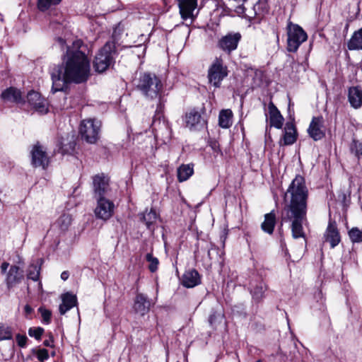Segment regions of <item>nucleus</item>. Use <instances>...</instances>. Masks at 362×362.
I'll use <instances>...</instances> for the list:
<instances>
[{
    "mask_svg": "<svg viewBox=\"0 0 362 362\" xmlns=\"http://www.w3.org/2000/svg\"><path fill=\"white\" fill-rule=\"evenodd\" d=\"M96 200L97 206L95 209L96 217L104 221L110 219L114 213V203L106 198H99Z\"/></svg>",
    "mask_w": 362,
    "mask_h": 362,
    "instance_id": "1a4fd4ad",
    "label": "nucleus"
},
{
    "mask_svg": "<svg viewBox=\"0 0 362 362\" xmlns=\"http://www.w3.org/2000/svg\"><path fill=\"white\" fill-rule=\"evenodd\" d=\"M38 310L42 315L43 322L46 323V324H49L51 320V316H52L51 311H49V310H47L45 308H40Z\"/></svg>",
    "mask_w": 362,
    "mask_h": 362,
    "instance_id": "58836bf2",
    "label": "nucleus"
},
{
    "mask_svg": "<svg viewBox=\"0 0 362 362\" xmlns=\"http://www.w3.org/2000/svg\"><path fill=\"white\" fill-rule=\"evenodd\" d=\"M267 290V286L264 284L260 283L259 285H257L255 288L252 291L253 297L259 300L263 297L264 293Z\"/></svg>",
    "mask_w": 362,
    "mask_h": 362,
    "instance_id": "e433bc0d",
    "label": "nucleus"
},
{
    "mask_svg": "<svg viewBox=\"0 0 362 362\" xmlns=\"http://www.w3.org/2000/svg\"><path fill=\"white\" fill-rule=\"evenodd\" d=\"M85 51L86 47L80 40L73 42L71 46H66L62 65L54 66L51 71L53 93L64 90L67 84H79L88 81L90 66Z\"/></svg>",
    "mask_w": 362,
    "mask_h": 362,
    "instance_id": "f257e3e1",
    "label": "nucleus"
},
{
    "mask_svg": "<svg viewBox=\"0 0 362 362\" xmlns=\"http://www.w3.org/2000/svg\"><path fill=\"white\" fill-rule=\"evenodd\" d=\"M28 103L39 113L45 114L48 111L47 100L36 91H30L27 95Z\"/></svg>",
    "mask_w": 362,
    "mask_h": 362,
    "instance_id": "ddd939ff",
    "label": "nucleus"
},
{
    "mask_svg": "<svg viewBox=\"0 0 362 362\" xmlns=\"http://www.w3.org/2000/svg\"><path fill=\"white\" fill-rule=\"evenodd\" d=\"M146 259L147 262H149L148 269L151 272H156L158 269V264H159V261H158V258L153 257L151 253H148L146 255Z\"/></svg>",
    "mask_w": 362,
    "mask_h": 362,
    "instance_id": "72a5a7b5",
    "label": "nucleus"
},
{
    "mask_svg": "<svg viewBox=\"0 0 362 362\" xmlns=\"http://www.w3.org/2000/svg\"><path fill=\"white\" fill-rule=\"evenodd\" d=\"M349 236L353 243H361L362 242V230L357 227L352 228L349 231Z\"/></svg>",
    "mask_w": 362,
    "mask_h": 362,
    "instance_id": "473e14b6",
    "label": "nucleus"
},
{
    "mask_svg": "<svg viewBox=\"0 0 362 362\" xmlns=\"http://www.w3.org/2000/svg\"><path fill=\"white\" fill-rule=\"evenodd\" d=\"M44 345L46 346H51L50 342L48 340H45L44 341Z\"/></svg>",
    "mask_w": 362,
    "mask_h": 362,
    "instance_id": "603ef678",
    "label": "nucleus"
},
{
    "mask_svg": "<svg viewBox=\"0 0 362 362\" xmlns=\"http://www.w3.org/2000/svg\"><path fill=\"white\" fill-rule=\"evenodd\" d=\"M349 50L362 49V28L355 31L347 42Z\"/></svg>",
    "mask_w": 362,
    "mask_h": 362,
    "instance_id": "a878e982",
    "label": "nucleus"
},
{
    "mask_svg": "<svg viewBox=\"0 0 362 362\" xmlns=\"http://www.w3.org/2000/svg\"><path fill=\"white\" fill-rule=\"evenodd\" d=\"M140 220L145 223L148 228H150L152 225L157 219V214L156 211L151 209L150 211H146L144 213L139 214Z\"/></svg>",
    "mask_w": 362,
    "mask_h": 362,
    "instance_id": "c756f323",
    "label": "nucleus"
},
{
    "mask_svg": "<svg viewBox=\"0 0 362 362\" xmlns=\"http://www.w3.org/2000/svg\"><path fill=\"white\" fill-rule=\"evenodd\" d=\"M30 155L31 164L34 167H42L43 169H45L48 166L49 162V158L46 151L39 143L33 146L30 151Z\"/></svg>",
    "mask_w": 362,
    "mask_h": 362,
    "instance_id": "f8f14e48",
    "label": "nucleus"
},
{
    "mask_svg": "<svg viewBox=\"0 0 362 362\" xmlns=\"http://www.w3.org/2000/svg\"><path fill=\"white\" fill-rule=\"evenodd\" d=\"M233 112L230 110H223L219 113L218 124L222 128H228L232 125Z\"/></svg>",
    "mask_w": 362,
    "mask_h": 362,
    "instance_id": "cd10ccee",
    "label": "nucleus"
},
{
    "mask_svg": "<svg viewBox=\"0 0 362 362\" xmlns=\"http://www.w3.org/2000/svg\"><path fill=\"white\" fill-rule=\"evenodd\" d=\"M151 303L147 296L143 293H137L134 301V311L144 316L150 310Z\"/></svg>",
    "mask_w": 362,
    "mask_h": 362,
    "instance_id": "a211bd4d",
    "label": "nucleus"
},
{
    "mask_svg": "<svg viewBox=\"0 0 362 362\" xmlns=\"http://www.w3.org/2000/svg\"><path fill=\"white\" fill-rule=\"evenodd\" d=\"M23 271L16 265H11L6 273V284L8 289H11L23 279Z\"/></svg>",
    "mask_w": 362,
    "mask_h": 362,
    "instance_id": "f3484780",
    "label": "nucleus"
},
{
    "mask_svg": "<svg viewBox=\"0 0 362 362\" xmlns=\"http://www.w3.org/2000/svg\"><path fill=\"white\" fill-rule=\"evenodd\" d=\"M324 237L325 241L329 243L331 248L335 247L340 243L341 238L335 221L329 220Z\"/></svg>",
    "mask_w": 362,
    "mask_h": 362,
    "instance_id": "6ab92c4d",
    "label": "nucleus"
},
{
    "mask_svg": "<svg viewBox=\"0 0 362 362\" xmlns=\"http://www.w3.org/2000/svg\"><path fill=\"white\" fill-rule=\"evenodd\" d=\"M348 98L353 107H360L362 105V89L358 86L351 87L349 89Z\"/></svg>",
    "mask_w": 362,
    "mask_h": 362,
    "instance_id": "5701e85b",
    "label": "nucleus"
},
{
    "mask_svg": "<svg viewBox=\"0 0 362 362\" xmlns=\"http://www.w3.org/2000/svg\"><path fill=\"white\" fill-rule=\"evenodd\" d=\"M71 308L67 306V305H66L63 302L59 305V313L61 315H64Z\"/></svg>",
    "mask_w": 362,
    "mask_h": 362,
    "instance_id": "49530a36",
    "label": "nucleus"
},
{
    "mask_svg": "<svg viewBox=\"0 0 362 362\" xmlns=\"http://www.w3.org/2000/svg\"><path fill=\"white\" fill-rule=\"evenodd\" d=\"M178 6L183 20L190 18L194 21L196 16L193 13L197 6V0H178Z\"/></svg>",
    "mask_w": 362,
    "mask_h": 362,
    "instance_id": "dca6fc26",
    "label": "nucleus"
},
{
    "mask_svg": "<svg viewBox=\"0 0 362 362\" xmlns=\"http://www.w3.org/2000/svg\"><path fill=\"white\" fill-rule=\"evenodd\" d=\"M185 123L190 130H199L204 128L206 124L200 112L195 110H190L186 114Z\"/></svg>",
    "mask_w": 362,
    "mask_h": 362,
    "instance_id": "2eb2a0df",
    "label": "nucleus"
},
{
    "mask_svg": "<svg viewBox=\"0 0 362 362\" xmlns=\"http://www.w3.org/2000/svg\"><path fill=\"white\" fill-rule=\"evenodd\" d=\"M228 67L221 58H216L208 70V78L215 88H219L221 81L228 76Z\"/></svg>",
    "mask_w": 362,
    "mask_h": 362,
    "instance_id": "423d86ee",
    "label": "nucleus"
},
{
    "mask_svg": "<svg viewBox=\"0 0 362 362\" xmlns=\"http://www.w3.org/2000/svg\"><path fill=\"white\" fill-rule=\"evenodd\" d=\"M296 130L294 124L291 122H287L284 128V134L282 139L284 145H291L296 142Z\"/></svg>",
    "mask_w": 362,
    "mask_h": 362,
    "instance_id": "b1692460",
    "label": "nucleus"
},
{
    "mask_svg": "<svg viewBox=\"0 0 362 362\" xmlns=\"http://www.w3.org/2000/svg\"><path fill=\"white\" fill-rule=\"evenodd\" d=\"M240 38L241 35L238 33H229L221 37L218 41V46L224 52L230 53L237 48Z\"/></svg>",
    "mask_w": 362,
    "mask_h": 362,
    "instance_id": "4468645a",
    "label": "nucleus"
},
{
    "mask_svg": "<svg viewBox=\"0 0 362 362\" xmlns=\"http://www.w3.org/2000/svg\"><path fill=\"white\" fill-rule=\"evenodd\" d=\"M325 120L322 116L313 117L309 127L308 133L314 141H319L325 136Z\"/></svg>",
    "mask_w": 362,
    "mask_h": 362,
    "instance_id": "9b49d317",
    "label": "nucleus"
},
{
    "mask_svg": "<svg viewBox=\"0 0 362 362\" xmlns=\"http://www.w3.org/2000/svg\"><path fill=\"white\" fill-rule=\"evenodd\" d=\"M57 41L62 48H63L66 44L65 40H63L62 37H58Z\"/></svg>",
    "mask_w": 362,
    "mask_h": 362,
    "instance_id": "8fccbe9b",
    "label": "nucleus"
},
{
    "mask_svg": "<svg viewBox=\"0 0 362 362\" xmlns=\"http://www.w3.org/2000/svg\"><path fill=\"white\" fill-rule=\"evenodd\" d=\"M101 122L93 119H84L80 125L81 137L88 143L94 144L98 139Z\"/></svg>",
    "mask_w": 362,
    "mask_h": 362,
    "instance_id": "0eeeda50",
    "label": "nucleus"
},
{
    "mask_svg": "<svg viewBox=\"0 0 362 362\" xmlns=\"http://www.w3.org/2000/svg\"><path fill=\"white\" fill-rule=\"evenodd\" d=\"M164 1H165L166 0H163Z\"/></svg>",
    "mask_w": 362,
    "mask_h": 362,
    "instance_id": "864d4df0",
    "label": "nucleus"
},
{
    "mask_svg": "<svg viewBox=\"0 0 362 362\" xmlns=\"http://www.w3.org/2000/svg\"><path fill=\"white\" fill-rule=\"evenodd\" d=\"M247 1V0H229V1L234 2L238 4V6H236V8L235 9V11L238 14H243L244 13V11H245L244 4Z\"/></svg>",
    "mask_w": 362,
    "mask_h": 362,
    "instance_id": "a19ab883",
    "label": "nucleus"
},
{
    "mask_svg": "<svg viewBox=\"0 0 362 362\" xmlns=\"http://www.w3.org/2000/svg\"><path fill=\"white\" fill-rule=\"evenodd\" d=\"M1 98L4 102L15 103L17 104L23 102L21 92L13 87H10L4 90L1 94Z\"/></svg>",
    "mask_w": 362,
    "mask_h": 362,
    "instance_id": "4be33fe9",
    "label": "nucleus"
},
{
    "mask_svg": "<svg viewBox=\"0 0 362 362\" xmlns=\"http://www.w3.org/2000/svg\"><path fill=\"white\" fill-rule=\"evenodd\" d=\"M40 262H37L36 264H30L28 269L27 277L29 279L37 281L39 280L40 274V264L42 260L39 259Z\"/></svg>",
    "mask_w": 362,
    "mask_h": 362,
    "instance_id": "7c9ffc66",
    "label": "nucleus"
},
{
    "mask_svg": "<svg viewBox=\"0 0 362 362\" xmlns=\"http://www.w3.org/2000/svg\"><path fill=\"white\" fill-rule=\"evenodd\" d=\"M62 0H37V7L39 10L45 11L51 6L59 4Z\"/></svg>",
    "mask_w": 362,
    "mask_h": 362,
    "instance_id": "2f4dec72",
    "label": "nucleus"
},
{
    "mask_svg": "<svg viewBox=\"0 0 362 362\" xmlns=\"http://www.w3.org/2000/svg\"><path fill=\"white\" fill-rule=\"evenodd\" d=\"M182 284L186 288H193L201 284V276L196 269H189L184 273Z\"/></svg>",
    "mask_w": 362,
    "mask_h": 362,
    "instance_id": "aec40b11",
    "label": "nucleus"
},
{
    "mask_svg": "<svg viewBox=\"0 0 362 362\" xmlns=\"http://www.w3.org/2000/svg\"><path fill=\"white\" fill-rule=\"evenodd\" d=\"M117 54L115 45L113 42H107L100 49L95 57L93 67L95 71L103 73L115 63Z\"/></svg>",
    "mask_w": 362,
    "mask_h": 362,
    "instance_id": "20e7f679",
    "label": "nucleus"
},
{
    "mask_svg": "<svg viewBox=\"0 0 362 362\" xmlns=\"http://www.w3.org/2000/svg\"><path fill=\"white\" fill-rule=\"evenodd\" d=\"M9 267V263L8 262H4L1 265V274H6V270L8 269V267Z\"/></svg>",
    "mask_w": 362,
    "mask_h": 362,
    "instance_id": "de8ad7c7",
    "label": "nucleus"
},
{
    "mask_svg": "<svg viewBox=\"0 0 362 362\" xmlns=\"http://www.w3.org/2000/svg\"><path fill=\"white\" fill-rule=\"evenodd\" d=\"M72 222V217L69 214H63L57 219L56 224L62 232L68 230Z\"/></svg>",
    "mask_w": 362,
    "mask_h": 362,
    "instance_id": "c85d7f7f",
    "label": "nucleus"
},
{
    "mask_svg": "<svg viewBox=\"0 0 362 362\" xmlns=\"http://www.w3.org/2000/svg\"><path fill=\"white\" fill-rule=\"evenodd\" d=\"M93 195L95 199L105 198L110 191L109 179L103 174L93 177Z\"/></svg>",
    "mask_w": 362,
    "mask_h": 362,
    "instance_id": "9d476101",
    "label": "nucleus"
},
{
    "mask_svg": "<svg viewBox=\"0 0 362 362\" xmlns=\"http://www.w3.org/2000/svg\"><path fill=\"white\" fill-rule=\"evenodd\" d=\"M62 300L64 303L71 308H74L77 302L76 296L69 293L64 294L62 297Z\"/></svg>",
    "mask_w": 362,
    "mask_h": 362,
    "instance_id": "c9c22d12",
    "label": "nucleus"
},
{
    "mask_svg": "<svg viewBox=\"0 0 362 362\" xmlns=\"http://www.w3.org/2000/svg\"><path fill=\"white\" fill-rule=\"evenodd\" d=\"M306 215L296 216V214H282V221H292L291 232L293 238H303L305 240V234L303 231V221L305 219Z\"/></svg>",
    "mask_w": 362,
    "mask_h": 362,
    "instance_id": "6e6552de",
    "label": "nucleus"
},
{
    "mask_svg": "<svg viewBox=\"0 0 362 362\" xmlns=\"http://www.w3.org/2000/svg\"><path fill=\"white\" fill-rule=\"evenodd\" d=\"M286 33V49L289 52H296L300 45L307 40V33L300 26L291 21L287 24Z\"/></svg>",
    "mask_w": 362,
    "mask_h": 362,
    "instance_id": "39448f33",
    "label": "nucleus"
},
{
    "mask_svg": "<svg viewBox=\"0 0 362 362\" xmlns=\"http://www.w3.org/2000/svg\"><path fill=\"white\" fill-rule=\"evenodd\" d=\"M352 151H354L356 156L362 155V144L358 141H354L351 147Z\"/></svg>",
    "mask_w": 362,
    "mask_h": 362,
    "instance_id": "a18cd8bd",
    "label": "nucleus"
},
{
    "mask_svg": "<svg viewBox=\"0 0 362 362\" xmlns=\"http://www.w3.org/2000/svg\"><path fill=\"white\" fill-rule=\"evenodd\" d=\"M16 339L18 345L20 347H25L27 343L28 338L25 335H21L20 334H16Z\"/></svg>",
    "mask_w": 362,
    "mask_h": 362,
    "instance_id": "37998d69",
    "label": "nucleus"
},
{
    "mask_svg": "<svg viewBox=\"0 0 362 362\" xmlns=\"http://www.w3.org/2000/svg\"><path fill=\"white\" fill-rule=\"evenodd\" d=\"M75 146H76V144H75L74 141H70L69 143V144H68V146H67V145L62 144V146L61 147L62 153L63 154H64V153H66V154L72 153L74 152V151Z\"/></svg>",
    "mask_w": 362,
    "mask_h": 362,
    "instance_id": "ea45409f",
    "label": "nucleus"
},
{
    "mask_svg": "<svg viewBox=\"0 0 362 362\" xmlns=\"http://www.w3.org/2000/svg\"><path fill=\"white\" fill-rule=\"evenodd\" d=\"M268 110L270 125L276 129H281L284 119L278 108L272 101L269 103Z\"/></svg>",
    "mask_w": 362,
    "mask_h": 362,
    "instance_id": "412c9836",
    "label": "nucleus"
},
{
    "mask_svg": "<svg viewBox=\"0 0 362 362\" xmlns=\"http://www.w3.org/2000/svg\"><path fill=\"white\" fill-rule=\"evenodd\" d=\"M24 310L26 314H30L33 312V308L28 305L25 306Z\"/></svg>",
    "mask_w": 362,
    "mask_h": 362,
    "instance_id": "3c124183",
    "label": "nucleus"
},
{
    "mask_svg": "<svg viewBox=\"0 0 362 362\" xmlns=\"http://www.w3.org/2000/svg\"><path fill=\"white\" fill-rule=\"evenodd\" d=\"M12 338L11 328L6 325H0V340H8Z\"/></svg>",
    "mask_w": 362,
    "mask_h": 362,
    "instance_id": "f704fd0d",
    "label": "nucleus"
},
{
    "mask_svg": "<svg viewBox=\"0 0 362 362\" xmlns=\"http://www.w3.org/2000/svg\"><path fill=\"white\" fill-rule=\"evenodd\" d=\"M223 317V315L221 314L213 313L209 316V322L210 325L213 326L216 325L217 320L221 322Z\"/></svg>",
    "mask_w": 362,
    "mask_h": 362,
    "instance_id": "c03bdc74",
    "label": "nucleus"
},
{
    "mask_svg": "<svg viewBox=\"0 0 362 362\" xmlns=\"http://www.w3.org/2000/svg\"><path fill=\"white\" fill-rule=\"evenodd\" d=\"M308 189L305 179L296 175L289 185L284 195L286 202L282 214H296V216L306 215Z\"/></svg>",
    "mask_w": 362,
    "mask_h": 362,
    "instance_id": "f03ea898",
    "label": "nucleus"
},
{
    "mask_svg": "<svg viewBox=\"0 0 362 362\" xmlns=\"http://www.w3.org/2000/svg\"><path fill=\"white\" fill-rule=\"evenodd\" d=\"M37 358L40 361L44 362L49 358L48 351L45 349H39L37 352Z\"/></svg>",
    "mask_w": 362,
    "mask_h": 362,
    "instance_id": "79ce46f5",
    "label": "nucleus"
},
{
    "mask_svg": "<svg viewBox=\"0 0 362 362\" xmlns=\"http://www.w3.org/2000/svg\"><path fill=\"white\" fill-rule=\"evenodd\" d=\"M69 276V273L67 271H64L61 274V278L62 280L66 281Z\"/></svg>",
    "mask_w": 362,
    "mask_h": 362,
    "instance_id": "09e8293b",
    "label": "nucleus"
},
{
    "mask_svg": "<svg viewBox=\"0 0 362 362\" xmlns=\"http://www.w3.org/2000/svg\"><path fill=\"white\" fill-rule=\"evenodd\" d=\"M192 164H182L177 170V180L180 182L187 180L194 173Z\"/></svg>",
    "mask_w": 362,
    "mask_h": 362,
    "instance_id": "bb28decb",
    "label": "nucleus"
},
{
    "mask_svg": "<svg viewBox=\"0 0 362 362\" xmlns=\"http://www.w3.org/2000/svg\"><path fill=\"white\" fill-rule=\"evenodd\" d=\"M44 332V329L42 327H31L28 330V334L31 337H34L37 340L41 339V337Z\"/></svg>",
    "mask_w": 362,
    "mask_h": 362,
    "instance_id": "4c0bfd02",
    "label": "nucleus"
},
{
    "mask_svg": "<svg viewBox=\"0 0 362 362\" xmlns=\"http://www.w3.org/2000/svg\"><path fill=\"white\" fill-rule=\"evenodd\" d=\"M276 223V214L274 211H272L264 215V220L261 224V228L264 232L271 235L274 232Z\"/></svg>",
    "mask_w": 362,
    "mask_h": 362,
    "instance_id": "393cba45",
    "label": "nucleus"
},
{
    "mask_svg": "<svg viewBox=\"0 0 362 362\" xmlns=\"http://www.w3.org/2000/svg\"><path fill=\"white\" fill-rule=\"evenodd\" d=\"M136 88L141 92L144 97L149 100H158L156 115L160 118L164 107L163 85L160 79L152 73L141 74L137 81Z\"/></svg>",
    "mask_w": 362,
    "mask_h": 362,
    "instance_id": "7ed1b4c3",
    "label": "nucleus"
}]
</instances>
